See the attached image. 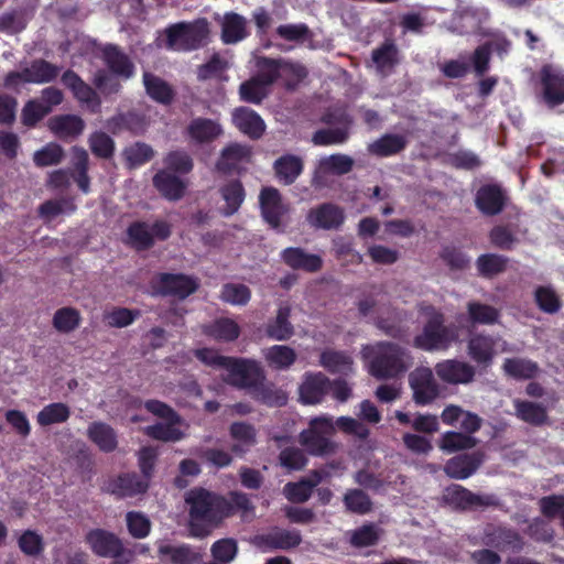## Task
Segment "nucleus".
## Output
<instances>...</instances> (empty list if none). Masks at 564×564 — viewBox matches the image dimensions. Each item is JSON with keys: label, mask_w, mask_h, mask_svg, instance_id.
I'll return each mask as SVG.
<instances>
[{"label": "nucleus", "mask_w": 564, "mask_h": 564, "mask_svg": "<svg viewBox=\"0 0 564 564\" xmlns=\"http://www.w3.org/2000/svg\"><path fill=\"white\" fill-rule=\"evenodd\" d=\"M111 121L117 128L128 130L133 134H140L144 132L147 127L144 116L135 111L119 113L118 116L113 117Z\"/></svg>", "instance_id": "obj_63"}, {"label": "nucleus", "mask_w": 564, "mask_h": 564, "mask_svg": "<svg viewBox=\"0 0 564 564\" xmlns=\"http://www.w3.org/2000/svg\"><path fill=\"white\" fill-rule=\"evenodd\" d=\"M87 435L101 452L111 453L118 446L117 434L115 430L102 422H94L88 426Z\"/></svg>", "instance_id": "obj_39"}, {"label": "nucleus", "mask_w": 564, "mask_h": 564, "mask_svg": "<svg viewBox=\"0 0 564 564\" xmlns=\"http://www.w3.org/2000/svg\"><path fill=\"white\" fill-rule=\"evenodd\" d=\"M88 153L84 149L75 148L73 172L70 176L84 194H88L90 192V177L88 175Z\"/></svg>", "instance_id": "obj_43"}, {"label": "nucleus", "mask_w": 564, "mask_h": 564, "mask_svg": "<svg viewBox=\"0 0 564 564\" xmlns=\"http://www.w3.org/2000/svg\"><path fill=\"white\" fill-rule=\"evenodd\" d=\"M120 77L108 69H98L93 78L91 87L73 69L65 70L61 76L62 84L72 91L73 97L84 105L91 113H99L101 110V98L105 96L118 95L122 85Z\"/></svg>", "instance_id": "obj_2"}, {"label": "nucleus", "mask_w": 564, "mask_h": 564, "mask_svg": "<svg viewBox=\"0 0 564 564\" xmlns=\"http://www.w3.org/2000/svg\"><path fill=\"white\" fill-rule=\"evenodd\" d=\"M468 354L478 364H487L494 354V339L481 335L473 336L468 343Z\"/></svg>", "instance_id": "obj_50"}, {"label": "nucleus", "mask_w": 564, "mask_h": 564, "mask_svg": "<svg viewBox=\"0 0 564 564\" xmlns=\"http://www.w3.org/2000/svg\"><path fill=\"white\" fill-rule=\"evenodd\" d=\"M268 364L278 370L290 368L296 361V352L285 345H274L265 352Z\"/></svg>", "instance_id": "obj_47"}, {"label": "nucleus", "mask_w": 564, "mask_h": 564, "mask_svg": "<svg viewBox=\"0 0 564 564\" xmlns=\"http://www.w3.org/2000/svg\"><path fill=\"white\" fill-rule=\"evenodd\" d=\"M249 35L247 20L239 13L227 12L221 23V41L225 44H236Z\"/></svg>", "instance_id": "obj_32"}, {"label": "nucleus", "mask_w": 564, "mask_h": 564, "mask_svg": "<svg viewBox=\"0 0 564 564\" xmlns=\"http://www.w3.org/2000/svg\"><path fill=\"white\" fill-rule=\"evenodd\" d=\"M376 326L387 336L395 339H402L406 335V329L402 325V319L395 310H392L387 317H377Z\"/></svg>", "instance_id": "obj_60"}, {"label": "nucleus", "mask_w": 564, "mask_h": 564, "mask_svg": "<svg viewBox=\"0 0 564 564\" xmlns=\"http://www.w3.org/2000/svg\"><path fill=\"white\" fill-rule=\"evenodd\" d=\"M172 235V226L166 220H155L152 225L147 221H133L127 228L129 245L138 251L151 249L155 240L165 241Z\"/></svg>", "instance_id": "obj_10"}, {"label": "nucleus", "mask_w": 564, "mask_h": 564, "mask_svg": "<svg viewBox=\"0 0 564 564\" xmlns=\"http://www.w3.org/2000/svg\"><path fill=\"white\" fill-rule=\"evenodd\" d=\"M63 158V148L57 143H48L42 149L35 151L33 161L36 166L45 167L59 164Z\"/></svg>", "instance_id": "obj_62"}, {"label": "nucleus", "mask_w": 564, "mask_h": 564, "mask_svg": "<svg viewBox=\"0 0 564 564\" xmlns=\"http://www.w3.org/2000/svg\"><path fill=\"white\" fill-rule=\"evenodd\" d=\"M506 213V219L496 225V248L511 250L523 234L520 226V209L511 203L505 188L496 184V216Z\"/></svg>", "instance_id": "obj_5"}, {"label": "nucleus", "mask_w": 564, "mask_h": 564, "mask_svg": "<svg viewBox=\"0 0 564 564\" xmlns=\"http://www.w3.org/2000/svg\"><path fill=\"white\" fill-rule=\"evenodd\" d=\"M232 121L239 131L253 140L260 139L265 130L262 118L247 107L236 108L232 112Z\"/></svg>", "instance_id": "obj_27"}, {"label": "nucleus", "mask_w": 564, "mask_h": 564, "mask_svg": "<svg viewBox=\"0 0 564 564\" xmlns=\"http://www.w3.org/2000/svg\"><path fill=\"white\" fill-rule=\"evenodd\" d=\"M437 377L451 384L469 383L475 377V368L456 359H447L440 361L434 367Z\"/></svg>", "instance_id": "obj_20"}, {"label": "nucleus", "mask_w": 564, "mask_h": 564, "mask_svg": "<svg viewBox=\"0 0 564 564\" xmlns=\"http://www.w3.org/2000/svg\"><path fill=\"white\" fill-rule=\"evenodd\" d=\"M102 59L107 69L123 80L132 78L135 74L132 59L118 45H106L102 50Z\"/></svg>", "instance_id": "obj_22"}, {"label": "nucleus", "mask_w": 564, "mask_h": 564, "mask_svg": "<svg viewBox=\"0 0 564 564\" xmlns=\"http://www.w3.org/2000/svg\"><path fill=\"white\" fill-rule=\"evenodd\" d=\"M51 130L59 138H76L85 129V121L76 115H61L50 120Z\"/></svg>", "instance_id": "obj_41"}, {"label": "nucleus", "mask_w": 564, "mask_h": 564, "mask_svg": "<svg viewBox=\"0 0 564 564\" xmlns=\"http://www.w3.org/2000/svg\"><path fill=\"white\" fill-rule=\"evenodd\" d=\"M124 159L129 167L141 166L154 156V151L151 145L144 142H135L133 145L124 149Z\"/></svg>", "instance_id": "obj_58"}, {"label": "nucleus", "mask_w": 564, "mask_h": 564, "mask_svg": "<svg viewBox=\"0 0 564 564\" xmlns=\"http://www.w3.org/2000/svg\"><path fill=\"white\" fill-rule=\"evenodd\" d=\"M303 160L294 154H284L273 163L275 177L283 185H292L302 174Z\"/></svg>", "instance_id": "obj_30"}, {"label": "nucleus", "mask_w": 564, "mask_h": 564, "mask_svg": "<svg viewBox=\"0 0 564 564\" xmlns=\"http://www.w3.org/2000/svg\"><path fill=\"white\" fill-rule=\"evenodd\" d=\"M251 398L270 408H281L288 403V394L273 382L262 381L250 393Z\"/></svg>", "instance_id": "obj_35"}, {"label": "nucleus", "mask_w": 564, "mask_h": 564, "mask_svg": "<svg viewBox=\"0 0 564 564\" xmlns=\"http://www.w3.org/2000/svg\"><path fill=\"white\" fill-rule=\"evenodd\" d=\"M258 66L259 73L253 77L268 89L279 79L281 67L286 68L292 75L296 77L297 80H303L307 75L306 68L300 64L283 63L280 59L270 57L260 58Z\"/></svg>", "instance_id": "obj_18"}, {"label": "nucleus", "mask_w": 564, "mask_h": 564, "mask_svg": "<svg viewBox=\"0 0 564 564\" xmlns=\"http://www.w3.org/2000/svg\"><path fill=\"white\" fill-rule=\"evenodd\" d=\"M20 551L30 557L40 556L45 550V542L41 534L34 530H25L18 539Z\"/></svg>", "instance_id": "obj_52"}, {"label": "nucleus", "mask_w": 564, "mask_h": 564, "mask_svg": "<svg viewBox=\"0 0 564 564\" xmlns=\"http://www.w3.org/2000/svg\"><path fill=\"white\" fill-rule=\"evenodd\" d=\"M142 83L147 95L153 101L163 106H169L173 102L175 90L171 84L160 76L145 70L142 74Z\"/></svg>", "instance_id": "obj_28"}, {"label": "nucleus", "mask_w": 564, "mask_h": 564, "mask_svg": "<svg viewBox=\"0 0 564 564\" xmlns=\"http://www.w3.org/2000/svg\"><path fill=\"white\" fill-rule=\"evenodd\" d=\"M380 539V529L375 523H366L354 530L350 536V544L355 547L375 546Z\"/></svg>", "instance_id": "obj_54"}, {"label": "nucleus", "mask_w": 564, "mask_h": 564, "mask_svg": "<svg viewBox=\"0 0 564 564\" xmlns=\"http://www.w3.org/2000/svg\"><path fill=\"white\" fill-rule=\"evenodd\" d=\"M484 460L480 452L457 455L448 459L444 466L445 474L453 479H466L471 476Z\"/></svg>", "instance_id": "obj_26"}, {"label": "nucleus", "mask_w": 564, "mask_h": 564, "mask_svg": "<svg viewBox=\"0 0 564 564\" xmlns=\"http://www.w3.org/2000/svg\"><path fill=\"white\" fill-rule=\"evenodd\" d=\"M82 317L79 311L74 307L58 308L53 316V326L59 333H70L80 324Z\"/></svg>", "instance_id": "obj_51"}, {"label": "nucleus", "mask_w": 564, "mask_h": 564, "mask_svg": "<svg viewBox=\"0 0 564 564\" xmlns=\"http://www.w3.org/2000/svg\"><path fill=\"white\" fill-rule=\"evenodd\" d=\"M330 379L323 372H306L299 387V400L304 405H315L329 394Z\"/></svg>", "instance_id": "obj_17"}, {"label": "nucleus", "mask_w": 564, "mask_h": 564, "mask_svg": "<svg viewBox=\"0 0 564 564\" xmlns=\"http://www.w3.org/2000/svg\"><path fill=\"white\" fill-rule=\"evenodd\" d=\"M503 370L514 379H532L536 376L539 367L536 362L531 360L508 358L503 364Z\"/></svg>", "instance_id": "obj_49"}, {"label": "nucleus", "mask_w": 564, "mask_h": 564, "mask_svg": "<svg viewBox=\"0 0 564 564\" xmlns=\"http://www.w3.org/2000/svg\"><path fill=\"white\" fill-rule=\"evenodd\" d=\"M408 145V140L402 134L386 133L373 141L368 150L379 158H389L402 152Z\"/></svg>", "instance_id": "obj_36"}, {"label": "nucleus", "mask_w": 564, "mask_h": 564, "mask_svg": "<svg viewBox=\"0 0 564 564\" xmlns=\"http://www.w3.org/2000/svg\"><path fill=\"white\" fill-rule=\"evenodd\" d=\"M152 181L154 187L167 200H180L185 194L186 184L171 172L161 170L153 176Z\"/></svg>", "instance_id": "obj_29"}, {"label": "nucleus", "mask_w": 564, "mask_h": 564, "mask_svg": "<svg viewBox=\"0 0 564 564\" xmlns=\"http://www.w3.org/2000/svg\"><path fill=\"white\" fill-rule=\"evenodd\" d=\"M334 432L333 423L326 419H314L310 429L300 434L301 444L312 455H325L333 453L334 444L328 435Z\"/></svg>", "instance_id": "obj_14"}, {"label": "nucleus", "mask_w": 564, "mask_h": 564, "mask_svg": "<svg viewBox=\"0 0 564 564\" xmlns=\"http://www.w3.org/2000/svg\"><path fill=\"white\" fill-rule=\"evenodd\" d=\"M491 46L492 42L488 41L479 45L470 56L460 54L456 59L444 62L441 66L443 75L451 79L463 78L473 69L476 77H482L489 68Z\"/></svg>", "instance_id": "obj_7"}, {"label": "nucleus", "mask_w": 564, "mask_h": 564, "mask_svg": "<svg viewBox=\"0 0 564 564\" xmlns=\"http://www.w3.org/2000/svg\"><path fill=\"white\" fill-rule=\"evenodd\" d=\"M151 288L156 295L185 300L198 290L199 282L196 278L184 273L162 272L153 276Z\"/></svg>", "instance_id": "obj_12"}, {"label": "nucleus", "mask_w": 564, "mask_h": 564, "mask_svg": "<svg viewBox=\"0 0 564 564\" xmlns=\"http://www.w3.org/2000/svg\"><path fill=\"white\" fill-rule=\"evenodd\" d=\"M319 364L330 373H339L349 368L352 361L343 351L327 349L321 354Z\"/></svg>", "instance_id": "obj_56"}, {"label": "nucleus", "mask_w": 564, "mask_h": 564, "mask_svg": "<svg viewBox=\"0 0 564 564\" xmlns=\"http://www.w3.org/2000/svg\"><path fill=\"white\" fill-rule=\"evenodd\" d=\"M302 536L297 530L274 528L259 536V545L264 551L291 550L299 546Z\"/></svg>", "instance_id": "obj_24"}, {"label": "nucleus", "mask_w": 564, "mask_h": 564, "mask_svg": "<svg viewBox=\"0 0 564 564\" xmlns=\"http://www.w3.org/2000/svg\"><path fill=\"white\" fill-rule=\"evenodd\" d=\"M343 503L348 512L360 516L368 514L373 509L370 496L362 489L357 488L348 489L345 492Z\"/></svg>", "instance_id": "obj_45"}, {"label": "nucleus", "mask_w": 564, "mask_h": 564, "mask_svg": "<svg viewBox=\"0 0 564 564\" xmlns=\"http://www.w3.org/2000/svg\"><path fill=\"white\" fill-rule=\"evenodd\" d=\"M250 154L248 145L231 143L221 150L220 156L216 162V169L225 175L231 174Z\"/></svg>", "instance_id": "obj_31"}, {"label": "nucleus", "mask_w": 564, "mask_h": 564, "mask_svg": "<svg viewBox=\"0 0 564 564\" xmlns=\"http://www.w3.org/2000/svg\"><path fill=\"white\" fill-rule=\"evenodd\" d=\"M229 435L236 441L231 451L236 454H246L257 443V430L247 422H234L229 426Z\"/></svg>", "instance_id": "obj_34"}, {"label": "nucleus", "mask_w": 564, "mask_h": 564, "mask_svg": "<svg viewBox=\"0 0 564 564\" xmlns=\"http://www.w3.org/2000/svg\"><path fill=\"white\" fill-rule=\"evenodd\" d=\"M354 167V160L346 154H332L321 160L319 169L324 173L335 175H344L349 173Z\"/></svg>", "instance_id": "obj_57"}, {"label": "nucleus", "mask_w": 564, "mask_h": 564, "mask_svg": "<svg viewBox=\"0 0 564 564\" xmlns=\"http://www.w3.org/2000/svg\"><path fill=\"white\" fill-rule=\"evenodd\" d=\"M220 299L231 305H246L251 299L250 289L241 283H226L221 288Z\"/></svg>", "instance_id": "obj_59"}, {"label": "nucleus", "mask_w": 564, "mask_h": 564, "mask_svg": "<svg viewBox=\"0 0 564 564\" xmlns=\"http://www.w3.org/2000/svg\"><path fill=\"white\" fill-rule=\"evenodd\" d=\"M268 94L269 89L254 77L243 82L239 87L240 99L249 104H261Z\"/></svg>", "instance_id": "obj_61"}, {"label": "nucleus", "mask_w": 564, "mask_h": 564, "mask_svg": "<svg viewBox=\"0 0 564 564\" xmlns=\"http://www.w3.org/2000/svg\"><path fill=\"white\" fill-rule=\"evenodd\" d=\"M429 316L421 334L413 340L414 347L425 350H445L453 343L457 341L458 333L454 325H444V315L430 305L424 310Z\"/></svg>", "instance_id": "obj_4"}, {"label": "nucleus", "mask_w": 564, "mask_h": 564, "mask_svg": "<svg viewBox=\"0 0 564 564\" xmlns=\"http://www.w3.org/2000/svg\"><path fill=\"white\" fill-rule=\"evenodd\" d=\"M85 542L91 552L106 558H112V564H130L131 555L115 533L105 529H91L85 535Z\"/></svg>", "instance_id": "obj_8"}, {"label": "nucleus", "mask_w": 564, "mask_h": 564, "mask_svg": "<svg viewBox=\"0 0 564 564\" xmlns=\"http://www.w3.org/2000/svg\"><path fill=\"white\" fill-rule=\"evenodd\" d=\"M220 124L207 118H195L187 126V133L196 143H208L221 134Z\"/></svg>", "instance_id": "obj_38"}, {"label": "nucleus", "mask_w": 564, "mask_h": 564, "mask_svg": "<svg viewBox=\"0 0 564 564\" xmlns=\"http://www.w3.org/2000/svg\"><path fill=\"white\" fill-rule=\"evenodd\" d=\"M158 556L163 561L167 558L172 564H198L202 561V554L191 544H172L159 541Z\"/></svg>", "instance_id": "obj_23"}, {"label": "nucleus", "mask_w": 564, "mask_h": 564, "mask_svg": "<svg viewBox=\"0 0 564 564\" xmlns=\"http://www.w3.org/2000/svg\"><path fill=\"white\" fill-rule=\"evenodd\" d=\"M219 194L225 200V206L220 213L225 217H230L236 214L246 198V191L239 180H231L219 188Z\"/></svg>", "instance_id": "obj_33"}, {"label": "nucleus", "mask_w": 564, "mask_h": 564, "mask_svg": "<svg viewBox=\"0 0 564 564\" xmlns=\"http://www.w3.org/2000/svg\"><path fill=\"white\" fill-rule=\"evenodd\" d=\"M442 501L457 512L477 511L494 505L491 496L474 494L458 484H452L444 489Z\"/></svg>", "instance_id": "obj_13"}, {"label": "nucleus", "mask_w": 564, "mask_h": 564, "mask_svg": "<svg viewBox=\"0 0 564 564\" xmlns=\"http://www.w3.org/2000/svg\"><path fill=\"white\" fill-rule=\"evenodd\" d=\"M536 84L539 96L549 108L564 104V69L561 66L543 64L536 73Z\"/></svg>", "instance_id": "obj_11"}, {"label": "nucleus", "mask_w": 564, "mask_h": 564, "mask_svg": "<svg viewBox=\"0 0 564 564\" xmlns=\"http://www.w3.org/2000/svg\"><path fill=\"white\" fill-rule=\"evenodd\" d=\"M185 503L189 508V530L194 536H205L208 528L218 527L236 513L245 516L254 511L249 496L237 490L221 496L203 487H194L185 494Z\"/></svg>", "instance_id": "obj_1"}, {"label": "nucleus", "mask_w": 564, "mask_h": 564, "mask_svg": "<svg viewBox=\"0 0 564 564\" xmlns=\"http://www.w3.org/2000/svg\"><path fill=\"white\" fill-rule=\"evenodd\" d=\"M178 423H155L144 429L145 435L161 442H177L184 437V433L176 427Z\"/></svg>", "instance_id": "obj_53"}, {"label": "nucleus", "mask_w": 564, "mask_h": 564, "mask_svg": "<svg viewBox=\"0 0 564 564\" xmlns=\"http://www.w3.org/2000/svg\"><path fill=\"white\" fill-rule=\"evenodd\" d=\"M291 308L281 306L276 312V316L269 321L265 327V334L269 338L275 340H288L294 334L293 325L290 322Z\"/></svg>", "instance_id": "obj_37"}, {"label": "nucleus", "mask_w": 564, "mask_h": 564, "mask_svg": "<svg viewBox=\"0 0 564 564\" xmlns=\"http://www.w3.org/2000/svg\"><path fill=\"white\" fill-rule=\"evenodd\" d=\"M70 416V409L63 402H54L45 405L36 415L40 426L65 423Z\"/></svg>", "instance_id": "obj_46"}, {"label": "nucleus", "mask_w": 564, "mask_h": 564, "mask_svg": "<svg viewBox=\"0 0 564 564\" xmlns=\"http://www.w3.org/2000/svg\"><path fill=\"white\" fill-rule=\"evenodd\" d=\"M409 384L413 392V401L417 405L432 403L440 394V387L432 369L417 367L409 375Z\"/></svg>", "instance_id": "obj_15"}, {"label": "nucleus", "mask_w": 564, "mask_h": 564, "mask_svg": "<svg viewBox=\"0 0 564 564\" xmlns=\"http://www.w3.org/2000/svg\"><path fill=\"white\" fill-rule=\"evenodd\" d=\"M284 264L293 270L308 273L318 272L323 268V259L318 254L308 253L300 247H288L280 253Z\"/></svg>", "instance_id": "obj_21"}, {"label": "nucleus", "mask_w": 564, "mask_h": 564, "mask_svg": "<svg viewBox=\"0 0 564 564\" xmlns=\"http://www.w3.org/2000/svg\"><path fill=\"white\" fill-rule=\"evenodd\" d=\"M477 445V440L462 432H446L440 441V448L446 453H455L463 449H469Z\"/></svg>", "instance_id": "obj_48"}, {"label": "nucleus", "mask_w": 564, "mask_h": 564, "mask_svg": "<svg viewBox=\"0 0 564 564\" xmlns=\"http://www.w3.org/2000/svg\"><path fill=\"white\" fill-rule=\"evenodd\" d=\"M77 205L75 203V198L72 196H64L56 199L45 200L39 206L37 213L42 219L50 221L61 214L70 215L75 213Z\"/></svg>", "instance_id": "obj_42"}, {"label": "nucleus", "mask_w": 564, "mask_h": 564, "mask_svg": "<svg viewBox=\"0 0 564 564\" xmlns=\"http://www.w3.org/2000/svg\"><path fill=\"white\" fill-rule=\"evenodd\" d=\"M259 204L263 220L275 230L283 231L282 218L289 212L283 203L282 195L275 187H263L259 195Z\"/></svg>", "instance_id": "obj_16"}, {"label": "nucleus", "mask_w": 564, "mask_h": 564, "mask_svg": "<svg viewBox=\"0 0 564 564\" xmlns=\"http://www.w3.org/2000/svg\"><path fill=\"white\" fill-rule=\"evenodd\" d=\"M539 508L546 519L560 517L562 520L564 514V495H549L539 499Z\"/></svg>", "instance_id": "obj_64"}, {"label": "nucleus", "mask_w": 564, "mask_h": 564, "mask_svg": "<svg viewBox=\"0 0 564 564\" xmlns=\"http://www.w3.org/2000/svg\"><path fill=\"white\" fill-rule=\"evenodd\" d=\"M204 333L218 341H235L241 333L240 326L229 317H220L207 325Z\"/></svg>", "instance_id": "obj_40"}, {"label": "nucleus", "mask_w": 564, "mask_h": 564, "mask_svg": "<svg viewBox=\"0 0 564 564\" xmlns=\"http://www.w3.org/2000/svg\"><path fill=\"white\" fill-rule=\"evenodd\" d=\"M88 143L93 154L99 159L109 160L115 154V141L106 132L96 131L91 133Z\"/></svg>", "instance_id": "obj_55"}, {"label": "nucleus", "mask_w": 564, "mask_h": 564, "mask_svg": "<svg viewBox=\"0 0 564 564\" xmlns=\"http://www.w3.org/2000/svg\"><path fill=\"white\" fill-rule=\"evenodd\" d=\"M517 416L533 426H541L547 420L546 409L531 401H514Z\"/></svg>", "instance_id": "obj_44"}, {"label": "nucleus", "mask_w": 564, "mask_h": 564, "mask_svg": "<svg viewBox=\"0 0 564 564\" xmlns=\"http://www.w3.org/2000/svg\"><path fill=\"white\" fill-rule=\"evenodd\" d=\"M164 46L170 51L191 52L202 47L208 35L209 25L205 18L194 22H177L164 30Z\"/></svg>", "instance_id": "obj_6"}, {"label": "nucleus", "mask_w": 564, "mask_h": 564, "mask_svg": "<svg viewBox=\"0 0 564 564\" xmlns=\"http://www.w3.org/2000/svg\"><path fill=\"white\" fill-rule=\"evenodd\" d=\"M228 371L226 382L239 390L249 393L265 381V372L260 362L253 359L231 357L226 367Z\"/></svg>", "instance_id": "obj_9"}, {"label": "nucleus", "mask_w": 564, "mask_h": 564, "mask_svg": "<svg viewBox=\"0 0 564 564\" xmlns=\"http://www.w3.org/2000/svg\"><path fill=\"white\" fill-rule=\"evenodd\" d=\"M369 373L379 380L394 379L404 375L413 365L411 352L392 341H379L368 354Z\"/></svg>", "instance_id": "obj_3"}, {"label": "nucleus", "mask_w": 564, "mask_h": 564, "mask_svg": "<svg viewBox=\"0 0 564 564\" xmlns=\"http://www.w3.org/2000/svg\"><path fill=\"white\" fill-rule=\"evenodd\" d=\"M149 481L135 473H126L111 480L108 491L117 498H131L147 492Z\"/></svg>", "instance_id": "obj_25"}, {"label": "nucleus", "mask_w": 564, "mask_h": 564, "mask_svg": "<svg viewBox=\"0 0 564 564\" xmlns=\"http://www.w3.org/2000/svg\"><path fill=\"white\" fill-rule=\"evenodd\" d=\"M306 220L316 229L333 230L338 229L344 224L345 213L338 205L323 203L310 209Z\"/></svg>", "instance_id": "obj_19"}]
</instances>
